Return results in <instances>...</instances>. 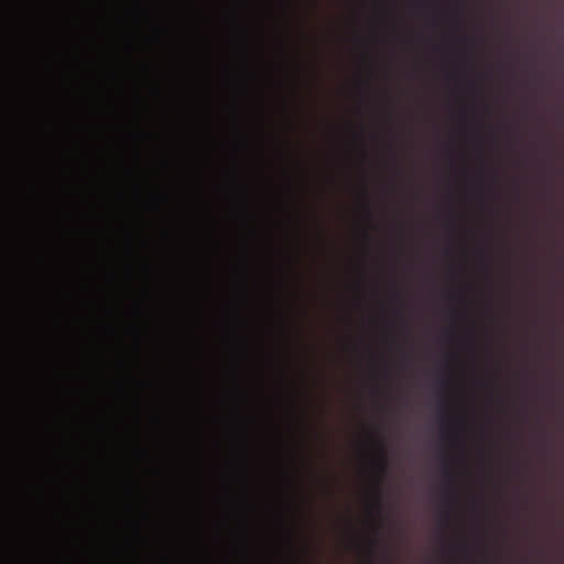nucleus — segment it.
<instances>
[{
	"mask_svg": "<svg viewBox=\"0 0 564 564\" xmlns=\"http://www.w3.org/2000/svg\"><path fill=\"white\" fill-rule=\"evenodd\" d=\"M377 446L379 447V449L381 451V456L379 457L378 462H377V470H378V474H379V480H381V477L384 476L388 471V462H387V458L384 456V452H386V444L383 441H378L377 443Z\"/></svg>",
	"mask_w": 564,
	"mask_h": 564,
	"instance_id": "obj_1",
	"label": "nucleus"
},
{
	"mask_svg": "<svg viewBox=\"0 0 564 564\" xmlns=\"http://www.w3.org/2000/svg\"><path fill=\"white\" fill-rule=\"evenodd\" d=\"M444 475H445V477H446L449 481H452V482H453V481L455 480V477H454V475L452 474V471H451V469H449V467H448V465H447V462H445V464H444Z\"/></svg>",
	"mask_w": 564,
	"mask_h": 564,
	"instance_id": "obj_2",
	"label": "nucleus"
},
{
	"mask_svg": "<svg viewBox=\"0 0 564 564\" xmlns=\"http://www.w3.org/2000/svg\"><path fill=\"white\" fill-rule=\"evenodd\" d=\"M365 209H366L367 215L370 216V208H369L368 204L365 205Z\"/></svg>",
	"mask_w": 564,
	"mask_h": 564,
	"instance_id": "obj_3",
	"label": "nucleus"
},
{
	"mask_svg": "<svg viewBox=\"0 0 564 564\" xmlns=\"http://www.w3.org/2000/svg\"><path fill=\"white\" fill-rule=\"evenodd\" d=\"M376 507H377L378 509H381V501H380V500H377V501H376Z\"/></svg>",
	"mask_w": 564,
	"mask_h": 564,
	"instance_id": "obj_4",
	"label": "nucleus"
},
{
	"mask_svg": "<svg viewBox=\"0 0 564 564\" xmlns=\"http://www.w3.org/2000/svg\"><path fill=\"white\" fill-rule=\"evenodd\" d=\"M451 497L453 500H456V498H457L456 495H454V494Z\"/></svg>",
	"mask_w": 564,
	"mask_h": 564,
	"instance_id": "obj_5",
	"label": "nucleus"
}]
</instances>
